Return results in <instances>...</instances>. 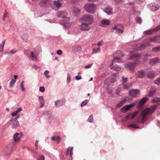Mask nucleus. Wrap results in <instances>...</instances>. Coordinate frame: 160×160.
Segmentation results:
<instances>
[{
    "instance_id": "bb28decb",
    "label": "nucleus",
    "mask_w": 160,
    "mask_h": 160,
    "mask_svg": "<svg viewBox=\"0 0 160 160\" xmlns=\"http://www.w3.org/2000/svg\"><path fill=\"white\" fill-rule=\"evenodd\" d=\"M72 48L73 50L76 51L78 52L80 51L82 49L81 46L78 44L74 45Z\"/></svg>"
},
{
    "instance_id": "a19ab883",
    "label": "nucleus",
    "mask_w": 160,
    "mask_h": 160,
    "mask_svg": "<svg viewBox=\"0 0 160 160\" xmlns=\"http://www.w3.org/2000/svg\"><path fill=\"white\" fill-rule=\"evenodd\" d=\"M93 121V116L92 115H91L88 118L87 121L90 123H92Z\"/></svg>"
},
{
    "instance_id": "9b49d317",
    "label": "nucleus",
    "mask_w": 160,
    "mask_h": 160,
    "mask_svg": "<svg viewBox=\"0 0 160 160\" xmlns=\"http://www.w3.org/2000/svg\"><path fill=\"white\" fill-rule=\"evenodd\" d=\"M129 93L132 97H136L140 95V91L138 89L132 90L129 91Z\"/></svg>"
},
{
    "instance_id": "4d7b16f0",
    "label": "nucleus",
    "mask_w": 160,
    "mask_h": 160,
    "mask_svg": "<svg viewBox=\"0 0 160 160\" xmlns=\"http://www.w3.org/2000/svg\"><path fill=\"white\" fill-rule=\"evenodd\" d=\"M150 56V55L149 54H146L144 56L143 58L144 61L145 62L146 61L148 58V57Z\"/></svg>"
},
{
    "instance_id": "ddd939ff",
    "label": "nucleus",
    "mask_w": 160,
    "mask_h": 160,
    "mask_svg": "<svg viewBox=\"0 0 160 160\" xmlns=\"http://www.w3.org/2000/svg\"><path fill=\"white\" fill-rule=\"evenodd\" d=\"M148 7L150 9L158 10L160 6L157 4L151 3L148 5Z\"/></svg>"
},
{
    "instance_id": "c03bdc74",
    "label": "nucleus",
    "mask_w": 160,
    "mask_h": 160,
    "mask_svg": "<svg viewBox=\"0 0 160 160\" xmlns=\"http://www.w3.org/2000/svg\"><path fill=\"white\" fill-rule=\"evenodd\" d=\"M88 99H86L84 101H82V103L81 104V106L83 107L84 106L86 105L88 102Z\"/></svg>"
},
{
    "instance_id": "72a5a7b5",
    "label": "nucleus",
    "mask_w": 160,
    "mask_h": 160,
    "mask_svg": "<svg viewBox=\"0 0 160 160\" xmlns=\"http://www.w3.org/2000/svg\"><path fill=\"white\" fill-rule=\"evenodd\" d=\"M152 51L154 52H158L160 51V46L153 48Z\"/></svg>"
},
{
    "instance_id": "cd10ccee",
    "label": "nucleus",
    "mask_w": 160,
    "mask_h": 160,
    "mask_svg": "<svg viewBox=\"0 0 160 160\" xmlns=\"http://www.w3.org/2000/svg\"><path fill=\"white\" fill-rule=\"evenodd\" d=\"M51 139L53 141H56L58 143H59L61 140V139L59 136H53L51 138Z\"/></svg>"
},
{
    "instance_id": "c85d7f7f",
    "label": "nucleus",
    "mask_w": 160,
    "mask_h": 160,
    "mask_svg": "<svg viewBox=\"0 0 160 160\" xmlns=\"http://www.w3.org/2000/svg\"><path fill=\"white\" fill-rule=\"evenodd\" d=\"M34 15L35 17H41L44 14H42L41 11H34Z\"/></svg>"
},
{
    "instance_id": "6e6d98bb",
    "label": "nucleus",
    "mask_w": 160,
    "mask_h": 160,
    "mask_svg": "<svg viewBox=\"0 0 160 160\" xmlns=\"http://www.w3.org/2000/svg\"><path fill=\"white\" fill-rule=\"evenodd\" d=\"M155 32H157L160 30V25L158 26L155 28H153Z\"/></svg>"
},
{
    "instance_id": "e2e57ef3",
    "label": "nucleus",
    "mask_w": 160,
    "mask_h": 160,
    "mask_svg": "<svg viewBox=\"0 0 160 160\" xmlns=\"http://www.w3.org/2000/svg\"><path fill=\"white\" fill-rule=\"evenodd\" d=\"M92 64H93L92 63H91V64H88V65H87L84 68H85V69L90 68L91 67H92Z\"/></svg>"
},
{
    "instance_id": "1a4fd4ad",
    "label": "nucleus",
    "mask_w": 160,
    "mask_h": 160,
    "mask_svg": "<svg viewBox=\"0 0 160 160\" xmlns=\"http://www.w3.org/2000/svg\"><path fill=\"white\" fill-rule=\"evenodd\" d=\"M114 30H115V32L118 35H121L123 33V29L121 28L120 27V25L118 24L116 25L114 27L112 28V32H113Z\"/></svg>"
},
{
    "instance_id": "39448f33",
    "label": "nucleus",
    "mask_w": 160,
    "mask_h": 160,
    "mask_svg": "<svg viewBox=\"0 0 160 160\" xmlns=\"http://www.w3.org/2000/svg\"><path fill=\"white\" fill-rule=\"evenodd\" d=\"M113 55L114 58L112 60V62L121 63L124 61L121 58V57L124 55L123 53L120 50L117 51L113 53Z\"/></svg>"
},
{
    "instance_id": "20e7f679",
    "label": "nucleus",
    "mask_w": 160,
    "mask_h": 160,
    "mask_svg": "<svg viewBox=\"0 0 160 160\" xmlns=\"http://www.w3.org/2000/svg\"><path fill=\"white\" fill-rule=\"evenodd\" d=\"M156 106H153L151 108H148L143 110L141 113V115L142 118L141 120V123H143L147 120V116L148 114L152 113L155 110Z\"/></svg>"
},
{
    "instance_id": "f257e3e1",
    "label": "nucleus",
    "mask_w": 160,
    "mask_h": 160,
    "mask_svg": "<svg viewBox=\"0 0 160 160\" xmlns=\"http://www.w3.org/2000/svg\"><path fill=\"white\" fill-rule=\"evenodd\" d=\"M133 49L128 54L129 57L128 59L130 60L136 59L135 61L131 62H129L125 65V68L127 69H129L130 71L133 72L135 68L137 65L140 64L139 60L141 55L140 54L137 52V51L135 49V47H132Z\"/></svg>"
},
{
    "instance_id": "a18cd8bd",
    "label": "nucleus",
    "mask_w": 160,
    "mask_h": 160,
    "mask_svg": "<svg viewBox=\"0 0 160 160\" xmlns=\"http://www.w3.org/2000/svg\"><path fill=\"white\" fill-rule=\"evenodd\" d=\"M5 43V41H4L3 42L0 44V52H2L3 51Z\"/></svg>"
},
{
    "instance_id": "f3484780",
    "label": "nucleus",
    "mask_w": 160,
    "mask_h": 160,
    "mask_svg": "<svg viewBox=\"0 0 160 160\" xmlns=\"http://www.w3.org/2000/svg\"><path fill=\"white\" fill-rule=\"evenodd\" d=\"M50 2V0H42L39 3V5L41 7L44 8L48 6Z\"/></svg>"
},
{
    "instance_id": "58836bf2",
    "label": "nucleus",
    "mask_w": 160,
    "mask_h": 160,
    "mask_svg": "<svg viewBox=\"0 0 160 160\" xmlns=\"http://www.w3.org/2000/svg\"><path fill=\"white\" fill-rule=\"evenodd\" d=\"M92 49L93 51L96 53L99 52L100 50V49L99 47H96L95 46L93 47V45L92 46Z\"/></svg>"
},
{
    "instance_id": "69168bd1",
    "label": "nucleus",
    "mask_w": 160,
    "mask_h": 160,
    "mask_svg": "<svg viewBox=\"0 0 160 160\" xmlns=\"http://www.w3.org/2000/svg\"><path fill=\"white\" fill-rule=\"evenodd\" d=\"M75 79L77 80H79L81 79L82 78V76L80 75L76 76L75 77Z\"/></svg>"
},
{
    "instance_id": "aec40b11",
    "label": "nucleus",
    "mask_w": 160,
    "mask_h": 160,
    "mask_svg": "<svg viewBox=\"0 0 160 160\" xmlns=\"http://www.w3.org/2000/svg\"><path fill=\"white\" fill-rule=\"evenodd\" d=\"M38 101L40 104V108H42L44 106L45 103V102L43 97L42 96H39Z\"/></svg>"
},
{
    "instance_id": "3c124183",
    "label": "nucleus",
    "mask_w": 160,
    "mask_h": 160,
    "mask_svg": "<svg viewBox=\"0 0 160 160\" xmlns=\"http://www.w3.org/2000/svg\"><path fill=\"white\" fill-rule=\"evenodd\" d=\"M49 73V71L47 70L45 71L44 72V74L47 78H49L50 77V76L48 75Z\"/></svg>"
},
{
    "instance_id": "f03ea898",
    "label": "nucleus",
    "mask_w": 160,
    "mask_h": 160,
    "mask_svg": "<svg viewBox=\"0 0 160 160\" xmlns=\"http://www.w3.org/2000/svg\"><path fill=\"white\" fill-rule=\"evenodd\" d=\"M160 41V36H157L154 37H152L150 38H146L144 41V44L138 43L136 41H133L129 43V45L132 47H135V49L136 50H139L143 49L146 47L150 45V42H157Z\"/></svg>"
},
{
    "instance_id": "4468645a",
    "label": "nucleus",
    "mask_w": 160,
    "mask_h": 160,
    "mask_svg": "<svg viewBox=\"0 0 160 160\" xmlns=\"http://www.w3.org/2000/svg\"><path fill=\"white\" fill-rule=\"evenodd\" d=\"M89 24L86 23H82L80 25L81 29L82 31H87L90 29Z\"/></svg>"
},
{
    "instance_id": "4be33fe9",
    "label": "nucleus",
    "mask_w": 160,
    "mask_h": 160,
    "mask_svg": "<svg viewBox=\"0 0 160 160\" xmlns=\"http://www.w3.org/2000/svg\"><path fill=\"white\" fill-rule=\"evenodd\" d=\"M156 88L154 87H152L148 93V96L151 97L153 96L156 93Z\"/></svg>"
},
{
    "instance_id": "e433bc0d",
    "label": "nucleus",
    "mask_w": 160,
    "mask_h": 160,
    "mask_svg": "<svg viewBox=\"0 0 160 160\" xmlns=\"http://www.w3.org/2000/svg\"><path fill=\"white\" fill-rule=\"evenodd\" d=\"M54 5L58 8L60 7L61 6L62 3L59 1H55L54 2Z\"/></svg>"
},
{
    "instance_id": "4c0bfd02",
    "label": "nucleus",
    "mask_w": 160,
    "mask_h": 160,
    "mask_svg": "<svg viewBox=\"0 0 160 160\" xmlns=\"http://www.w3.org/2000/svg\"><path fill=\"white\" fill-rule=\"evenodd\" d=\"M35 53L38 55L41 52V49L39 47H37L35 49Z\"/></svg>"
},
{
    "instance_id": "b1692460",
    "label": "nucleus",
    "mask_w": 160,
    "mask_h": 160,
    "mask_svg": "<svg viewBox=\"0 0 160 160\" xmlns=\"http://www.w3.org/2000/svg\"><path fill=\"white\" fill-rule=\"evenodd\" d=\"M110 23L109 21L107 19H104L102 20L100 25L101 26L104 27V25H108Z\"/></svg>"
},
{
    "instance_id": "603ef678",
    "label": "nucleus",
    "mask_w": 160,
    "mask_h": 160,
    "mask_svg": "<svg viewBox=\"0 0 160 160\" xmlns=\"http://www.w3.org/2000/svg\"><path fill=\"white\" fill-rule=\"evenodd\" d=\"M8 13L7 12L5 11L4 14V15L3 17V20H5V18H6L7 17H8Z\"/></svg>"
},
{
    "instance_id": "680f3d73",
    "label": "nucleus",
    "mask_w": 160,
    "mask_h": 160,
    "mask_svg": "<svg viewBox=\"0 0 160 160\" xmlns=\"http://www.w3.org/2000/svg\"><path fill=\"white\" fill-rule=\"evenodd\" d=\"M37 160H45V157L44 155H41Z\"/></svg>"
},
{
    "instance_id": "37998d69",
    "label": "nucleus",
    "mask_w": 160,
    "mask_h": 160,
    "mask_svg": "<svg viewBox=\"0 0 160 160\" xmlns=\"http://www.w3.org/2000/svg\"><path fill=\"white\" fill-rule=\"evenodd\" d=\"M122 84L123 85V88L124 89L128 90L130 87V85L129 84L127 83L125 84L123 83H122Z\"/></svg>"
},
{
    "instance_id": "79ce46f5",
    "label": "nucleus",
    "mask_w": 160,
    "mask_h": 160,
    "mask_svg": "<svg viewBox=\"0 0 160 160\" xmlns=\"http://www.w3.org/2000/svg\"><path fill=\"white\" fill-rule=\"evenodd\" d=\"M121 81L122 82V83H125L128 81V78L123 76L121 77Z\"/></svg>"
},
{
    "instance_id": "423d86ee",
    "label": "nucleus",
    "mask_w": 160,
    "mask_h": 160,
    "mask_svg": "<svg viewBox=\"0 0 160 160\" xmlns=\"http://www.w3.org/2000/svg\"><path fill=\"white\" fill-rule=\"evenodd\" d=\"M80 20L84 22H88L90 25L93 22V17L92 15L89 14L83 15Z\"/></svg>"
},
{
    "instance_id": "ea45409f",
    "label": "nucleus",
    "mask_w": 160,
    "mask_h": 160,
    "mask_svg": "<svg viewBox=\"0 0 160 160\" xmlns=\"http://www.w3.org/2000/svg\"><path fill=\"white\" fill-rule=\"evenodd\" d=\"M31 52H30V50H25L24 51V54L26 55L28 57H29L30 56V54H31Z\"/></svg>"
},
{
    "instance_id": "7c9ffc66",
    "label": "nucleus",
    "mask_w": 160,
    "mask_h": 160,
    "mask_svg": "<svg viewBox=\"0 0 160 160\" xmlns=\"http://www.w3.org/2000/svg\"><path fill=\"white\" fill-rule=\"evenodd\" d=\"M154 31L153 29H150L144 31L143 33L145 34H152L153 32H154Z\"/></svg>"
},
{
    "instance_id": "7ed1b4c3",
    "label": "nucleus",
    "mask_w": 160,
    "mask_h": 160,
    "mask_svg": "<svg viewBox=\"0 0 160 160\" xmlns=\"http://www.w3.org/2000/svg\"><path fill=\"white\" fill-rule=\"evenodd\" d=\"M58 17L62 18V19L59 21V23L63 25L65 29H68L71 26V22L70 21V18L67 17L68 13L66 11H58L57 12Z\"/></svg>"
},
{
    "instance_id": "9d476101",
    "label": "nucleus",
    "mask_w": 160,
    "mask_h": 160,
    "mask_svg": "<svg viewBox=\"0 0 160 160\" xmlns=\"http://www.w3.org/2000/svg\"><path fill=\"white\" fill-rule=\"evenodd\" d=\"M96 8V5L93 3H87L84 7L85 10H94Z\"/></svg>"
},
{
    "instance_id": "052dcab7",
    "label": "nucleus",
    "mask_w": 160,
    "mask_h": 160,
    "mask_svg": "<svg viewBox=\"0 0 160 160\" xmlns=\"http://www.w3.org/2000/svg\"><path fill=\"white\" fill-rule=\"evenodd\" d=\"M39 91L42 92H44L45 91V88L43 87H40L39 88Z\"/></svg>"
},
{
    "instance_id": "5fc2aeb1",
    "label": "nucleus",
    "mask_w": 160,
    "mask_h": 160,
    "mask_svg": "<svg viewBox=\"0 0 160 160\" xmlns=\"http://www.w3.org/2000/svg\"><path fill=\"white\" fill-rule=\"evenodd\" d=\"M23 83H24V81H23L21 83V84H20L21 88L22 89V91H24L25 90V89L24 88Z\"/></svg>"
},
{
    "instance_id": "864d4df0",
    "label": "nucleus",
    "mask_w": 160,
    "mask_h": 160,
    "mask_svg": "<svg viewBox=\"0 0 160 160\" xmlns=\"http://www.w3.org/2000/svg\"><path fill=\"white\" fill-rule=\"evenodd\" d=\"M71 79V77L70 75L69 74H68L67 78V82L68 83H69Z\"/></svg>"
},
{
    "instance_id": "de8ad7c7",
    "label": "nucleus",
    "mask_w": 160,
    "mask_h": 160,
    "mask_svg": "<svg viewBox=\"0 0 160 160\" xmlns=\"http://www.w3.org/2000/svg\"><path fill=\"white\" fill-rule=\"evenodd\" d=\"M21 38L24 41L26 42L28 38V36L25 34H23Z\"/></svg>"
},
{
    "instance_id": "8fccbe9b",
    "label": "nucleus",
    "mask_w": 160,
    "mask_h": 160,
    "mask_svg": "<svg viewBox=\"0 0 160 160\" xmlns=\"http://www.w3.org/2000/svg\"><path fill=\"white\" fill-rule=\"evenodd\" d=\"M154 83L155 84L159 85L160 84V77L157 78L154 82Z\"/></svg>"
},
{
    "instance_id": "a878e982",
    "label": "nucleus",
    "mask_w": 160,
    "mask_h": 160,
    "mask_svg": "<svg viewBox=\"0 0 160 160\" xmlns=\"http://www.w3.org/2000/svg\"><path fill=\"white\" fill-rule=\"evenodd\" d=\"M138 112L136 111L132 115H131L130 114H128L126 117V118L127 120H128L129 118L131 119H133L138 114Z\"/></svg>"
},
{
    "instance_id": "6e6552de",
    "label": "nucleus",
    "mask_w": 160,
    "mask_h": 160,
    "mask_svg": "<svg viewBox=\"0 0 160 160\" xmlns=\"http://www.w3.org/2000/svg\"><path fill=\"white\" fill-rule=\"evenodd\" d=\"M10 123L11 125L12 128L13 129L16 128L18 127L19 124L18 121L17 120V118H15L11 119L8 123Z\"/></svg>"
},
{
    "instance_id": "f8f14e48",
    "label": "nucleus",
    "mask_w": 160,
    "mask_h": 160,
    "mask_svg": "<svg viewBox=\"0 0 160 160\" xmlns=\"http://www.w3.org/2000/svg\"><path fill=\"white\" fill-rule=\"evenodd\" d=\"M23 136V134L22 132L16 133L13 136V138L15 142L19 141L21 139Z\"/></svg>"
},
{
    "instance_id": "dca6fc26",
    "label": "nucleus",
    "mask_w": 160,
    "mask_h": 160,
    "mask_svg": "<svg viewBox=\"0 0 160 160\" xmlns=\"http://www.w3.org/2000/svg\"><path fill=\"white\" fill-rule=\"evenodd\" d=\"M135 105V104L134 103H132L128 105H126L122 108L121 109V110L122 112H125L127 111L132 108Z\"/></svg>"
},
{
    "instance_id": "774afa93",
    "label": "nucleus",
    "mask_w": 160,
    "mask_h": 160,
    "mask_svg": "<svg viewBox=\"0 0 160 160\" xmlns=\"http://www.w3.org/2000/svg\"><path fill=\"white\" fill-rule=\"evenodd\" d=\"M57 53L58 55H61L62 53V51L61 50H58L57 51Z\"/></svg>"
},
{
    "instance_id": "0e129e2a",
    "label": "nucleus",
    "mask_w": 160,
    "mask_h": 160,
    "mask_svg": "<svg viewBox=\"0 0 160 160\" xmlns=\"http://www.w3.org/2000/svg\"><path fill=\"white\" fill-rule=\"evenodd\" d=\"M73 13L74 14L75 16H77V15L80 13V11H72Z\"/></svg>"
},
{
    "instance_id": "2eb2a0df",
    "label": "nucleus",
    "mask_w": 160,
    "mask_h": 160,
    "mask_svg": "<svg viewBox=\"0 0 160 160\" xmlns=\"http://www.w3.org/2000/svg\"><path fill=\"white\" fill-rule=\"evenodd\" d=\"M145 72L143 70H140L137 71L136 76L138 78H143L145 76Z\"/></svg>"
},
{
    "instance_id": "393cba45",
    "label": "nucleus",
    "mask_w": 160,
    "mask_h": 160,
    "mask_svg": "<svg viewBox=\"0 0 160 160\" xmlns=\"http://www.w3.org/2000/svg\"><path fill=\"white\" fill-rule=\"evenodd\" d=\"M146 75L148 78H152L155 76V72L154 71H149L147 73Z\"/></svg>"
},
{
    "instance_id": "09e8293b",
    "label": "nucleus",
    "mask_w": 160,
    "mask_h": 160,
    "mask_svg": "<svg viewBox=\"0 0 160 160\" xmlns=\"http://www.w3.org/2000/svg\"><path fill=\"white\" fill-rule=\"evenodd\" d=\"M136 21L137 23L141 24L142 23V20L141 18L138 17H137L136 18Z\"/></svg>"
},
{
    "instance_id": "338daca9",
    "label": "nucleus",
    "mask_w": 160,
    "mask_h": 160,
    "mask_svg": "<svg viewBox=\"0 0 160 160\" xmlns=\"http://www.w3.org/2000/svg\"><path fill=\"white\" fill-rule=\"evenodd\" d=\"M22 110V108H21L20 107L18 108L17 110L15 111L16 113H17L18 114V113L20 111H21Z\"/></svg>"
},
{
    "instance_id": "13d9d810",
    "label": "nucleus",
    "mask_w": 160,
    "mask_h": 160,
    "mask_svg": "<svg viewBox=\"0 0 160 160\" xmlns=\"http://www.w3.org/2000/svg\"><path fill=\"white\" fill-rule=\"evenodd\" d=\"M108 15H110L112 13V11H103Z\"/></svg>"
},
{
    "instance_id": "bf43d9fd",
    "label": "nucleus",
    "mask_w": 160,
    "mask_h": 160,
    "mask_svg": "<svg viewBox=\"0 0 160 160\" xmlns=\"http://www.w3.org/2000/svg\"><path fill=\"white\" fill-rule=\"evenodd\" d=\"M102 41H100L99 42H98L97 45H96V44L93 45V47L95 46L96 47H98V46H101L102 44Z\"/></svg>"
},
{
    "instance_id": "c9c22d12",
    "label": "nucleus",
    "mask_w": 160,
    "mask_h": 160,
    "mask_svg": "<svg viewBox=\"0 0 160 160\" xmlns=\"http://www.w3.org/2000/svg\"><path fill=\"white\" fill-rule=\"evenodd\" d=\"M116 3L118 5L122 4L124 2V0H114Z\"/></svg>"
},
{
    "instance_id": "473e14b6",
    "label": "nucleus",
    "mask_w": 160,
    "mask_h": 160,
    "mask_svg": "<svg viewBox=\"0 0 160 160\" xmlns=\"http://www.w3.org/2000/svg\"><path fill=\"white\" fill-rule=\"evenodd\" d=\"M148 99V98L143 97L139 101L138 103L139 105L141 104H144L147 102Z\"/></svg>"
},
{
    "instance_id": "2f4dec72",
    "label": "nucleus",
    "mask_w": 160,
    "mask_h": 160,
    "mask_svg": "<svg viewBox=\"0 0 160 160\" xmlns=\"http://www.w3.org/2000/svg\"><path fill=\"white\" fill-rule=\"evenodd\" d=\"M30 57H31L32 59L33 60L36 61L37 60L36 56L34 54V53L32 52H31V55H30Z\"/></svg>"
},
{
    "instance_id": "49530a36",
    "label": "nucleus",
    "mask_w": 160,
    "mask_h": 160,
    "mask_svg": "<svg viewBox=\"0 0 160 160\" xmlns=\"http://www.w3.org/2000/svg\"><path fill=\"white\" fill-rule=\"evenodd\" d=\"M160 102V98H155L152 100V102Z\"/></svg>"
},
{
    "instance_id": "6ab92c4d",
    "label": "nucleus",
    "mask_w": 160,
    "mask_h": 160,
    "mask_svg": "<svg viewBox=\"0 0 160 160\" xmlns=\"http://www.w3.org/2000/svg\"><path fill=\"white\" fill-rule=\"evenodd\" d=\"M65 104V102L62 99L58 100L55 102V105L57 108L61 107Z\"/></svg>"
},
{
    "instance_id": "5701e85b",
    "label": "nucleus",
    "mask_w": 160,
    "mask_h": 160,
    "mask_svg": "<svg viewBox=\"0 0 160 160\" xmlns=\"http://www.w3.org/2000/svg\"><path fill=\"white\" fill-rule=\"evenodd\" d=\"M73 147H69L67 149L66 155L67 156H68L69 154L71 158H72V154H73Z\"/></svg>"
},
{
    "instance_id": "0eeeda50",
    "label": "nucleus",
    "mask_w": 160,
    "mask_h": 160,
    "mask_svg": "<svg viewBox=\"0 0 160 160\" xmlns=\"http://www.w3.org/2000/svg\"><path fill=\"white\" fill-rule=\"evenodd\" d=\"M44 117L46 121L50 123L54 119V117L52 112L49 111H47L44 113Z\"/></svg>"
},
{
    "instance_id": "a211bd4d",
    "label": "nucleus",
    "mask_w": 160,
    "mask_h": 160,
    "mask_svg": "<svg viewBox=\"0 0 160 160\" xmlns=\"http://www.w3.org/2000/svg\"><path fill=\"white\" fill-rule=\"evenodd\" d=\"M110 67L112 70L117 71H119L121 69V67L115 63H111L110 65Z\"/></svg>"
},
{
    "instance_id": "c756f323",
    "label": "nucleus",
    "mask_w": 160,
    "mask_h": 160,
    "mask_svg": "<svg viewBox=\"0 0 160 160\" xmlns=\"http://www.w3.org/2000/svg\"><path fill=\"white\" fill-rule=\"evenodd\" d=\"M128 128L130 129V128H136V129H138V128H141L139 127H138L137 126V124L136 123H133L130 125H129L128 126Z\"/></svg>"
},
{
    "instance_id": "412c9836",
    "label": "nucleus",
    "mask_w": 160,
    "mask_h": 160,
    "mask_svg": "<svg viewBox=\"0 0 160 160\" xmlns=\"http://www.w3.org/2000/svg\"><path fill=\"white\" fill-rule=\"evenodd\" d=\"M149 62L150 64L152 65L157 63L160 62V59L157 57L152 58L150 60Z\"/></svg>"
},
{
    "instance_id": "f704fd0d",
    "label": "nucleus",
    "mask_w": 160,
    "mask_h": 160,
    "mask_svg": "<svg viewBox=\"0 0 160 160\" xmlns=\"http://www.w3.org/2000/svg\"><path fill=\"white\" fill-rule=\"evenodd\" d=\"M16 82V80L15 79H11L9 83V88H12L13 87V85Z\"/></svg>"
}]
</instances>
